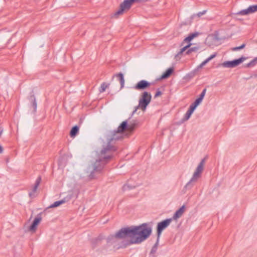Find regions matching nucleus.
<instances>
[{
  "label": "nucleus",
  "instance_id": "f257e3e1",
  "mask_svg": "<svg viewBox=\"0 0 257 257\" xmlns=\"http://www.w3.org/2000/svg\"><path fill=\"white\" fill-rule=\"evenodd\" d=\"M152 222H145L138 225H126L120 228L114 234L106 237L100 233L92 241H113L114 239H123V241H145L152 234Z\"/></svg>",
  "mask_w": 257,
  "mask_h": 257
},
{
  "label": "nucleus",
  "instance_id": "f03ea898",
  "mask_svg": "<svg viewBox=\"0 0 257 257\" xmlns=\"http://www.w3.org/2000/svg\"><path fill=\"white\" fill-rule=\"evenodd\" d=\"M106 145H103L102 149L98 154V158L95 162L89 165L87 168L89 180H92L96 178L95 173L100 174L102 172L105 165L112 160L115 156L113 154H107L110 152H115L117 147L114 145V143L106 139Z\"/></svg>",
  "mask_w": 257,
  "mask_h": 257
},
{
  "label": "nucleus",
  "instance_id": "7ed1b4c3",
  "mask_svg": "<svg viewBox=\"0 0 257 257\" xmlns=\"http://www.w3.org/2000/svg\"><path fill=\"white\" fill-rule=\"evenodd\" d=\"M151 0H123L119 6L118 10L113 14V17L117 18L124 12L128 11L135 4H140L150 1Z\"/></svg>",
  "mask_w": 257,
  "mask_h": 257
},
{
  "label": "nucleus",
  "instance_id": "20e7f679",
  "mask_svg": "<svg viewBox=\"0 0 257 257\" xmlns=\"http://www.w3.org/2000/svg\"><path fill=\"white\" fill-rule=\"evenodd\" d=\"M152 97V94L150 92L144 91L141 93L139 100V106H142V110L143 111H146L147 106L151 101Z\"/></svg>",
  "mask_w": 257,
  "mask_h": 257
},
{
  "label": "nucleus",
  "instance_id": "39448f33",
  "mask_svg": "<svg viewBox=\"0 0 257 257\" xmlns=\"http://www.w3.org/2000/svg\"><path fill=\"white\" fill-rule=\"evenodd\" d=\"M172 218H168L157 223L156 226L157 238L156 241H159L162 232L170 224Z\"/></svg>",
  "mask_w": 257,
  "mask_h": 257
},
{
  "label": "nucleus",
  "instance_id": "423d86ee",
  "mask_svg": "<svg viewBox=\"0 0 257 257\" xmlns=\"http://www.w3.org/2000/svg\"><path fill=\"white\" fill-rule=\"evenodd\" d=\"M256 12L257 4L250 5L247 8L241 10L236 13H232L231 15L234 16L233 18L235 20L241 21H243V19L237 18L235 16H247Z\"/></svg>",
  "mask_w": 257,
  "mask_h": 257
},
{
  "label": "nucleus",
  "instance_id": "0eeeda50",
  "mask_svg": "<svg viewBox=\"0 0 257 257\" xmlns=\"http://www.w3.org/2000/svg\"><path fill=\"white\" fill-rule=\"evenodd\" d=\"M246 59L247 57L241 56L239 58L233 59L232 60L225 61L221 64H219V65L222 66L224 68H233L239 66Z\"/></svg>",
  "mask_w": 257,
  "mask_h": 257
},
{
  "label": "nucleus",
  "instance_id": "6e6552de",
  "mask_svg": "<svg viewBox=\"0 0 257 257\" xmlns=\"http://www.w3.org/2000/svg\"><path fill=\"white\" fill-rule=\"evenodd\" d=\"M141 242H107V246L110 250H116L120 248H125L128 245L133 243H140Z\"/></svg>",
  "mask_w": 257,
  "mask_h": 257
},
{
  "label": "nucleus",
  "instance_id": "1a4fd4ad",
  "mask_svg": "<svg viewBox=\"0 0 257 257\" xmlns=\"http://www.w3.org/2000/svg\"><path fill=\"white\" fill-rule=\"evenodd\" d=\"M155 82H150L146 80L142 79L139 81L131 88L138 91H145V90L149 88L151 85H154Z\"/></svg>",
  "mask_w": 257,
  "mask_h": 257
},
{
  "label": "nucleus",
  "instance_id": "9d476101",
  "mask_svg": "<svg viewBox=\"0 0 257 257\" xmlns=\"http://www.w3.org/2000/svg\"><path fill=\"white\" fill-rule=\"evenodd\" d=\"M123 138V134L118 133V132L116 131L115 130L110 131L106 138V139L114 143L116 141L122 140Z\"/></svg>",
  "mask_w": 257,
  "mask_h": 257
},
{
  "label": "nucleus",
  "instance_id": "9b49d317",
  "mask_svg": "<svg viewBox=\"0 0 257 257\" xmlns=\"http://www.w3.org/2000/svg\"><path fill=\"white\" fill-rule=\"evenodd\" d=\"M27 99L30 102V104L29 105V108H32L33 109L32 113L35 115L37 112V102L36 101V97L35 96L34 90H32L29 93L28 96H27Z\"/></svg>",
  "mask_w": 257,
  "mask_h": 257
},
{
  "label": "nucleus",
  "instance_id": "f8f14e48",
  "mask_svg": "<svg viewBox=\"0 0 257 257\" xmlns=\"http://www.w3.org/2000/svg\"><path fill=\"white\" fill-rule=\"evenodd\" d=\"M200 177V176L194 173L191 179L184 186L182 190L183 193H185L187 190H190L194 186V182H196L197 180Z\"/></svg>",
  "mask_w": 257,
  "mask_h": 257
},
{
  "label": "nucleus",
  "instance_id": "ddd939ff",
  "mask_svg": "<svg viewBox=\"0 0 257 257\" xmlns=\"http://www.w3.org/2000/svg\"><path fill=\"white\" fill-rule=\"evenodd\" d=\"M174 67H170L167 68L162 75L156 79V81H160L164 79H166L170 77L174 71Z\"/></svg>",
  "mask_w": 257,
  "mask_h": 257
},
{
  "label": "nucleus",
  "instance_id": "4468645a",
  "mask_svg": "<svg viewBox=\"0 0 257 257\" xmlns=\"http://www.w3.org/2000/svg\"><path fill=\"white\" fill-rule=\"evenodd\" d=\"M208 159V156L206 155L204 157V158L202 159L197 166L195 171L194 173L199 175V176H201V174L203 172V171L204 170V165L205 164V162L206 160Z\"/></svg>",
  "mask_w": 257,
  "mask_h": 257
},
{
  "label": "nucleus",
  "instance_id": "2eb2a0df",
  "mask_svg": "<svg viewBox=\"0 0 257 257\" xmlns=\"http://www.w3.org/2000/svg\"><path fill=\"white\" fill-rule=\"evenodd\" d=\"M201 33L198 32H194L193 33H189L187 37H186L182 42L181 43L180 46H183L184 43H189L190 42L195 38L197 37L199 35H200Z\"/></svg>",
  "mask_w": 257,
  "mask_h": 257
},
{
  "label": "nucleus",
  "instance_id": "dca6fc26",
  "mask_svg": "<svg viewBox=\"0 0 257 257\" xmlns=\"http://www.w3.org/2000/svg\"><path fill=\"white\" fill-rule=\"evenodd\" d=\"M129 120L130 119H126V120L122 121L119 124V125H118L117 128L116 129H115V130H116V131L118 132V133H122V134H123V132L125 130H126L127 128H130V125L128 123Z\"/></svg>",
  "mask_w": 257,
  "mask_h": 257
},
{
  "label": "nucleus",
  "instance_id": "f3484780",
  "mask_svg": "<svg viewBox=\"0 0 257 257\" xmlns=\"http://www.w3.org/2000/svg\"><path fill=\"white\" fill-rule=\"evenodd\" d=\"M186 209V206L185 205H183L180 207H179L174 213L172 217L171 218H172L173 220H177V219L179 218L183 213L184 212L185 210Z\"/></svg>",
  "mask_w": 257,
  "mask_h": 257
},
{
  "label": "nucleus",
  "instance_id": "a211bd4d",
  "mask_svg": "<svg viewBox=\"0 0 257 257\" xmlns=\"http://www.w3.org/2000/svg\"><path fill=\"white\" fill-rule=\"evenodd\" d=\"M68 156L66 154H64L59 157L58 160V165L59 168H64L68 162Z\"/></svg>",
  "mask_w": 257,
  "mask_h": 257
},
{
  "label": "nucleus",
  "instance_id": "6ab92c4d",
  "mask_svg": "<svg viewBox=\"0 0 257 257\" xmlns=\"http://www.w3.org/2000/svg\"><path fill=\"white\" fill-rule=\"evenodd\" d=\"M114 77L117 78V79L120 83V87L119 90L122 89L124 87L125 83L124 74L122 72H119L118 73L114 74L112 76V78H113Z\"/></svg>",
  "mask_w": 257,
  "mask_h": 257
},
{
  "label": "nucleus",
  "instance_id": "aec40b11",
  "mask_svg": "<svg viewBox=\"0 0 257 257\" xmlns=\"http://www.w3.org/2000/svg\"><path fill=\"white\" fill-rule=\"evenodd\" d=\"M197 73L195 72L194 70H192L188 73H187L185 76H184L182 80L185 82H188L190 81L196 74Z\"/></svg>",
  "mask_w": 257,
  "mask_h": 257
},
{
  "label": "nucleus",
  "instance_id": "412c9836",
  "mask_svg": "<svg viewBox=\"0 0 257 257\" xmlns=\"http://www.w3.org/2000/svg\"><path fill=\"white\" fill-rule=\"evenodd\" d=\"M79 126L78 125H75L71 128L69 135L71 138H74L79 133Z\"/></svg>",
  "mask_w": 257,
  "mask_h": 257
},
{
  "label": "nucleus",
  "instance_id": "4be33fe9",
  "mask_svg": "<svg viewBox=\"0 0 257 257\" xmlns=\"http://www.w3.org/2000/svg\"><path fill=\"white\" fill-rule=\"evenodd\" d=\"M64 201H62L61 199L55 201L53 203L51 204L50 206L46 208L44 210V212H46L50 208H54L60 206L62 204H64Z\"/></svg>",
  "mask_w": 257,
  "mask_h": 257
},
{
  "label": "nucleus",
  "instance_id": "5701e85b",
  "mask_svg": "<svg viewBox=\"0 0 257 257\" xmlns=\"http://www.w3.org/2000/svg\"><path fill=\"white\" fill-rule=\"evenodd\" d=\"M203 100L202 98L198 96L195 100L190 105V106L195 110L198 106L202 102Z\"/></svg>",
  "mask_w": 257,
  "mask_h": 257
},
{
  "label": "nucleus",
  "instance_id": "b1692460",
  "mask_svg": "<svg viewBox=\"0 0 257 257\" xmlns=\"http://www.w3.org/2000/svg\"><path fill=\"white\" fill-rule=\"evenodd\" d=\"M195 111V109L192 108L191 107L189 106V108H188L186 112L184 114L183 118L184 120L187 121L188 120L191 116L192 114Z\"/></svg>",
  "mask_w": 257,
  "mask_h": 257
},
{
  "label": "nucleus",
  "instance_id": "393cba45",
  "mask_svg": "<svg viewBox=\"0 0 257 257\" xmlns=\"http://www.w3.org/2000/svg\"><path fill=\"white\" fill-rule=\"evenodd\" d=\"M195 17V14H194L191 16L190 18L186 19L184 21H183L180 24V27L183 26L190 25L192 22V20Z\"/></svg>",
  "mask_w": 257,
  "mask_h": 257
},
{
  "label": "nucleus",
  "instance_id": "a878e982",
  "mask_svg": "<svg viewBox=\"0 0 257 257\" xmlns=\"http://www.w3.org/2000/svg\"><path fill=\"white\" fill-rule=\"evenodd\" d=\"M45 212H41L37 214V215L35 217L34 219L33 220L32 222L34 223L35 225H36L37 226L39 224V223L41 222L42 220V215L43 213H45Z\"/></svg>",
  "mask_w": 257,
  "mask_h": 257
},
{
  "label": "nucleus",
  "instance_id": "bb28decb",
  "mask_svg": "<svg viewBox=\"0 0 257 257\" xmlns=\"http://www.w3.org/2000/svg\"><path fill=\"white\" fill-rule=\"evenodd\" d=\"M257 64V57L254 58L249 63L244 65V67L250 68L254 66Z\"/></svg>",
  "mask_w": 257,
  "mask_h": 257
},
{
  "label": "nucleus",
  "instance_id": "cd10ccee",
  "mask_svg": "<svg viewBox=\"0 0 257 257\" xmlns=\"http://www.w3.org/2000/svg\"><path fill=\"white\" fill-rule=\"evenodd\" d=\"M139 124V122L137 120H133L129 124L130 128L131 130H134L138 126Z\"/></svg>",
  "mask_w": 257,
  "mask_h": 257
},
{
  "label": "nucleus",
  "instance_id": "c85d7f7f",
  "mask_svg": "<svg viewBox=\"0 0 257 257\" xmlns=\"http://www.w3.org/2000/svg\"><path fill=\"white\" fill-rule=\"evenodd\" d=\"M199 49V47L198 46H195L193 47H190L189 49H188L186 52H185V55H189L191 53L193 52L197 51Z\"/></svg>",
  "mask_w": 257,
  "mask_h": 257
},
{
  "label": "nucleus",
  "instance_id": "c756f323",
  "mask_svg": "<svg viewBox=\"0 0 257 257\" xmlns=\"http://www.w3.org/2000/svg\"><path fill=\"white\" fill-rule=\"evenodd\" d=\"M109 84L107 83L106 82H103L101 85L100 87L99 88V91L100 93H102L104 92L106 90V89L109 86Z\"/></svg>",
  "mask_w": 257,
  "mask_h": 257
},
{
  "label": "nucleus",
  "instance_id": "7c9ffc66",
  "mask_svg": "<svg viewBox=\"0 0 257 257\" xmlns=\"http://www.w3.org/2000/svg\"><path fill=\"white\" fill-rule=\"evenodd\" d=\"M73 197V193L72 192H69L68 194L61 200L64 201V203L69 201Z\"/></svg>",
  "mask_w": 257,
  "mask_h": 257
},
{
  "label": "nucleus",
  "instance_id": "2f4dec72",
  "mask_svg": "<svg viewBox=\"0 0 257 257\" xmlns=\"http://www.w3.org/2000/svg\"><path fill=\"white\" fill-rule=\"evenodd\" d=\"M245 46H246V44L245 43H243L241 45H240L239 46H236V47H232L231 49V50L232 51H239V50H240L241 49H244L245 48Z\"/></svg>",
  "mask_w": 257,
  "mask_h": 257
},
{
  "label": "nucleus",
  "instance_id": "473e14b6",
  "mask_svg": "<svg viewBox=\"0 0 257 257\" xmlns=\"http://www.w3.org/2000/svg\"><path fill=\"white\" fill-rule=\"evenodd\" d=\"M37 227H38V226L36 225H35L34 223H33V222H32V223L29 226L28 230H29V231H30L32 232H34L37 230Z\"/></svg>",
  "mask_w": 257,
  "mask_h": 257
},
{
  "label": "nucleus",
  "instance_id": "72a5a7b5",
  "mask_svg": "<svg viewBox=\"0 0 257 257\" xmlns=\"http://www.w3.org/2000/svg\"><path fill=\"white\" fill-rule=\"evenodd\" d=\"M136 186L128 184H124L122 187V189L123 191L126 190H132L136 188Z\"/></svg>",
  "mask_w": 257,
  "mask_h": 257
},
{
  "label": "nucleus",
  "instance_id": "f704fd0d",
  "mask_svg": "<svg viewBox=\"0 0 257 257\" xmlns=\"http://www.w3.org/2000/svg\"><path fill=\"white\" fill-rule=\"evenodd\" d=\"M159 246V242H156L154 245L153 246L152 249L150 251L151 254H155Z\"/></svg>",
  "mask_w": 257,
  "mask_h": 257
},
{
  "label": "nucleus",
  "instance_id": "c9c22d12",
  "mask_svg": "<svg viewBox=\"0 0 257 257\" xmlns=\"http://www.w3.org/2000/svg\"><path fill=\"white\" fill-rule=\"evenodd\" d=\"M138 109H142V106H139V104H138L137 106L135 107L134 110L132 112L130 116L128 117V119H131V118L133 117V115L137 112V110Z\"/></svg>",
  "mask_w": 257,
  "mask_h": 257
},
{
  "label": "nucleus",
  "instance_id": "e433bc0d",
  "mask_svg": "<svg viewBox=\"0 0 257 257\" xmlns=\"http://www.w3.org/2000/svg\"><path fill=\"white\" fill-rule=\"evenodd\" d=\"M163 94V92L160 90V88L157 89L156 93L154 95V98H156L161 96Z\"/></svg>",
  "mask_w": 257,
  "mask_h": 257
},
{
  "label": "nucleus",
  "instance_id": "4c0bfd02",
  "mask_svg": "<svg viewBox=\"0 0 257 257\" xmlns=\"http://www.w3.org/2000/svg\"><path fill=\"white\" fill-rule=\"evenodd\" d=\"M218 35H219V34H218V31H215L214 32V34H213V36H214V38L213 39H214V40L215 41H219V40H220L221 39V38H220L219 37Z\"/></svg>",
  "mask_w": 257,
  "mask_h": 257
},
{
  "label": "nucleus",
  "instance_id": "58836bf2",
  "mask_svg": "<svg viewBox=\"0 0 257 257\" xmlns=\"http://www.w3.org/2000/svg\"><path fill=\"white\" fill-rule=\"evenodd\" d=\"M206 91H207L206 88H204L202 90V91L201 92V93L198 95V96H199L200 98H202L203 99L204 98V96L205 95Z\"/></svg>",
  "mask_w": 257,
  "mask_h": 257
},
{
  "label": "nucleus",
  "instance_id": "ea45409f",
  "mask_svg": "<svg viewBox=\"0 0 257 257\" xmlns=\"http://www.w3.org/2000/svg\"><path fill=\"white\" fill-rule=\"evenodd\" d=\"M206 12H207V10H203L202 12H198L197 14H195V17H197L199 18L201 16H202V15L205 14Z\"/></svg>",
  "mask_w": 257,
  "mask_h": 257
},
{
  "label": "nucleus",
  "instance_id": "a19ab883",
  "mask_svg": "<svg viewBox=\"0 0 257 257\" xmlns=\"http://www.w3.org/2000/svg\"><path fill=\"white\" fill-rule=\"evenodd\" d=\"M41 181H42V178H41V176H39L36 181H35V184H36V185H38L39 186L40 184L41 183Z\"/></svg>",
  "mask_w": 257,
  "mask_h": 257
},
{
  "label": "nucleus",
  "instance_id": "79ce46f5",
  "mask_svg": "<svg viewBox=\"0 0 257 257\" xmlns=\"http://www.w3.org/2000/svg\"><path fill=\"white\" fill-rule=\"evenodd\" d=\"M186 52V50L184 49V48L183 47L181 48L180 49V51L178 52V53L176 54V55L175 56V57H176L177 56H178V55H182L183 54L184 52L185 53Z\"/></svg>",
  "mask_w": 257,
  "mask_h": 257
},
{
  "label": "nucleus",
  "instance_id": "37998d69",
  "mask_svg": "<svg viewBox=\"0 0 257 257\" xmlns=\"http://www.w3.org/2000/svg\"><path fill=\"white\" fill-rule=\"evenodd\" d=\"M217 55V53L216 52L213 53L212 54H211L209 57H208L207 59L209 61V62L210 61H211L212 59H213V58H214Z\"/></svg>",
  "mask_w": 257,
  "mask_h": 257
},
{
  "label": "nucleus",
  "instance_id": "c03bdc74",
  "mask_svg": "<svg viewBox=\"0 0 257 257\" xmlns=\"http://www.w3.org/2000/svg\"><path fill=\"white\" fill-rule=\"evenodd\" d=\"M181 236L182 233L180 232H178L176 234L175 237L174 238V240H175L177 239H180L181 238Z\"/></svg>",
  "mask_w": 257,
  "mask_h": 257
},
{
  "label": "nucleus",
  "instance_id": "a18cd8bd",
  "mask_svg": "<svg viewBox=\"0 0 257 257\" xmlns=\"http://www.w3.org/2000/svg\"><path fill=\"white\" fill-rule=\"evenodd\" d=\"M187 44L184 46L183 48H184V49L186 50V51L188 49H189V48L191 47V46L193 44L192 43H190V42H189V43H187Z\"/></svg>",
  "mask_w": 257,
  "mask_h": 257
},
{
  "label": "nucleus",
  "instance_id": "49530a36",
  "mask_svg": "<svg viewBox=\"0 0 257 257\" xmlns=\"http://www.w3.org/2000/svg\"><path fill=\"white\" fill-rule=\"evenodd\" d=\"M203 66L200 63L196 68L193 69L197 73L200 69H201Z\"/></svg>",
  "mask_w": 257,
  "mask_h": 257
},
{
  "label": "nucleus",
  "instance_id": "de8ad7c7",
  "mask_svg": "<svg viewBox=\"0 0 257 257\" xmlns=\"http://www.w3.org/2000/svg\"><path fill=\"white\" fill-rule=\"evenodd\" d=\"M185 121H186L185 120H184V119L182 118V119H181L180 120L177 121L176 122V124L177 125H181V124H182L183 123H184Z\"/></svg>",
  "mask_w": 257,
  "mask_h": 257
},
{
  "label": "nucleus",
  "instance_id": "09e8293b",
  "mask_svg": "<svg viewBox=\"0 0 257 257\" xmlns=\"http://www.w3.org/2000/svg\"><path fill=\"white\" fill-rule=\"evenodd\" d=\"M39 186L38 185H36V184H34L33 187V189H32V192H36L38 189V188Z\"/></svg>",
  "mask_w": 257,
  "mask_h": 257
},
{
  "label": "nucleus",
  "instance_id": "8fccbe9b",
  "mask_svg": "<svg viewBox=\"0 0 257 257\" xmlns=\"http://www.w3.org/2000/svg\"><path fill=\"white\" fill-rule=\"evenodd\" d=\"M34 193H35V192H32V191H31V192H30L29 193V197H30V198H33L35 197H36V196L35 195Z\"/></svg>",
  "mask_w": 257,
  "mask_h": 257
},
{
  "label": "nucleus",
  "instance_id": "3c124183",
  "mask_svg": "<svg viewBox=\"0 0 257 257\" xmlns=\"http://www.w3.org/2000/svg\"><path fill=\"white\" fill-rule=\"evenodd\" d=\"M209 62V61L207 59V58L204 60L203 61H202L201 64L203 66H204L205 65H206Z\"/></svg>",
  "mask_w": 257,
  "mask_h": 257
},
{
  "label": "nucleus",
  "instance_id": "603ef678",
  "mask_svg": "<svg viewBox=\"0 0 257 257\" xmlns=\"http://www.w3.org/2000/svg\"><path fill=\"white\" fill-rule=\"evenodd\" d=\"M4 152V148L3 146L0 144V154H2Z\"/></svg>",
  "mask_w": 257,
  "mask_h": 257
},
{
  "label": "nucleus",
  "instance_id": "864d4df0",
  "mask_svg": "<svg viewBox=\"0 0 257 257\" xmlns=\"http://www.w3.org/2000/svg\"><path fill=\"white\" fill-rule=\"evenodd\" d=\"M250 77L252 78H256L257 77V73H254L250 76Z\"/></svg>",
  "mask_w": 257,
  "mask_h": 257
},
{
  "label": "nucleus",
  "instance_id": "5fc2aeb1",
  "mask_svg": "<svg viewBox=\"0 0 257 257\" xmlns=\"http://www.w3.org/2000/svg\"><path fill=\"white\" fill-rule=\"evenodd\" d=\"M149 257H156V256L154 254H150Z\"/></svg>",
  "mask_w": 257,
  "mask_h": 257
},
{
  "label": "nucleus",
  "instance_id": "6e6d98bb",
  "mask_svg": "<svg viewBox=\"0 0 257 257\" xmlns=\"http://www.w3.org/2000/svg\"><path fill=\"white\" fill-rule=\"evenodd\" d=\"M3 130H2L0 131V136H1V135H2V133H3Z\"/></svg>",
  "mask_w": 257,
  "mask_h": 257
},
{
  "label": "nucleus",
  "instance_id": "4d7b16f0",
  "mask_svg": "<svg viewBox=\"0 0 257 257\" xmlns=\"http://www.w3.org/2000/svg\"><path fill=\"white\" fill-rule=\"evenodd\" d=\"M251 78V77H250H250H247V78H246V80H249V79H250Z\"/></svg>",
  "mask_w": 257,
  "mask_h": 257
}]
</instances>
